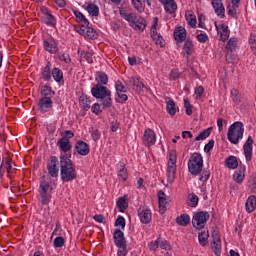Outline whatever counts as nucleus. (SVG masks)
<instances>
[{"label":"nucleus","instance_id":"nucleus-49","mask_svg":"<svg viewBox=\"0 0 256 256\" xmlns=\"http://www.w3.org/2000/svg\"><path fill=\"white\" fill-rule=\"evenodd\" d=\"M52 77L57 81V83H59L61 79H63V71L59 68H54L52 70Z\"/></svg>","mask_w":256,"mask_h":256},{"label":"nucleus","instance_id":"nucleus-47","mask_svg":"<svg viewBox=\"0 0 256 256\" xmlns=\"http://www.w3.org/2000/svg\"><path fill=\"white\" fill-rule=\"evenodd\" d=\"M227 51H235L237 49V38H230L226 44Z\"/></svg>","mask_w":256,"mask_h":256},{"label":"nucleus","instance_id":"nucleus-14","mask_svg":"<svg viewBox=\"0 0 256 256\" xmlns=\"http://www.w3.org/2000/svg\"><path fill=\"white\" fill-rule=\"evenodd\" d=\"M243 151L246 161H251V159H253V137H248L247 141L243 146Z\"/></svg>","mask_w":256,"mask_h":256},{"label":"nucleus","instance_id":"nucleus-61","mask_svg":"<svg viewBox=\"0 0 256 256\" xmlns=\"http://www.w3.org/2000/svg\"><path fill=\"white\" fill-rule=\"evenodd\" d=\"M194 93L197 95L196 99H201L203 93H205V88H203V86H198L195 88Z\"/></svg>","mask_w":256,"mask_h":256},{"label":"nucleus","instance_id":"nucleus-31","mask_svg":"<svg viewBox=\"0 0 256 256\" xmlns=\"http://www.w3.org/2000/svg\"><path fill=\"white\" fill-rule=\"evenodd\" d=\"M41 95L44 99H53L55 97V91L51 88V86H43L41 89Z\"/></svg>","mask_w":256,"mask_h":256},{"label":"nucleus","instance_id":"nucleus-18","mask_svg":"<svg viewBox=\"0 0 256 256\" xmlns=\"http://www.w3.org/2000/svg\"><path fill=\"white\" fill-rule=\"evenodd\" d=\"M39 111L47 113L53 107V100L50 98H41L38 102Z\"/></svg>","mask_w":256,"mask_h":256},{"label":"nucleus","instance_id":"nucleus-36","mask_svg":"<svg viewBox=\"0 0 256 256\" xmlns=\"http://www.w3.org/2000/svg\"><path fill=\"white\" fill-rule=\"evenodd\" d=\"M176 223L181 227H187L191 223V218L187 214H182L176 218Z\"/></svg>","mask_w":256,"mask_h":256},{"label":"nucleus","instance_id":"nucleus-29","mask_svg":"<svg viewBox=\"0 0 256 256\" xmlns=\"http://www.w3.org/2000/svg\"><path fill=\"white\" fill-rule=\"evenodd\" d=\"M79 103H80V107L83 109V111H89V109H91V100H89L87 95L82 94L79 97Z\"/></svg>","mask_w":256,"mask_h":256},{"label":"nucleus","instance_id":"nucleus-10","mask_svg":"<svg viewBox=\"0 0 256 256\" xmlns=\"http://www.w3.org/2000/svg\"><path fill=\"white\" fill-rule=\"evenodd\" d=\"M2 163H6L4 169L7 171L8 177H11L13 173L17 171V168H15V164L13 163V159L9 155V152H6L5 156H3Z\"/></svg>","mask_w":256,"mask_h":256},{"label":"nucleus","instance_id":"nucleus-55","mask_svg":"<svg viewBox=\"0 0 256 256\" xmlns=\"http://www.w3.org/2000/svg\"><path fill=\"white\" fill-rule=\"evenodd\" d=\"M184 107L186 109V115H193V106L191 105V102H189V99H184Z\"/></svg>","mask_w":256,"mask_h":256},{"label":"nucleus","instance_id":"nucleus-30","mask_svg":"<svg viewBox=\"0 0 256 256\" xmlns=\"http://www.w3.org/2000/svg\"><path fill=\"white\" fill-rule=\"evenodd\" d=\"M132 27L136 31H144L145 27H147V22L143 18L137 16Z\"/></svg>","mask_w":256,"mask_h":256},{"label":"nucleus","instance_id":"nucleus-15","mask_svg":"<svg viewBox=\"0 0 256 256\" xmlns=\"http://www.w3.org/2000/svg\"><path fill=\"white\" fill-rule=\"evenodd\" d=\"M211 5L217 17H220V19H223L225 17V6L223 5V0H212Z\"/></svg>","mask_w":256,"mask_h":256},{"label":"nucleus","instance_id":"nucleus-40","mask_svg":"<svg viewBox=\"0 0 256 256\" xmlns=\"http://www.w3.org/2000/svg\"><path fill=\"white\" fill-rule=\"evenodd\" d=\"M42 79L44 81L51 80V62H48L42 71Z\"/></svg>","mask_w":256,"mask_h":256},{"label":"nucleus","instance_id":"nucleus-28","mask_svg":"<svg viewBox=\"0 0 256 256\" xmlns=\"http://www.w3.org/2000/svg\"><path fill=\"white\" fill-rule=\"evenodd\" d=\"M44 48L48 51V53L55 54L58 51L57 42L54 40H45Z\"/></svg>","mask_w":256,"mask_h":256},{"label":"nucleus","instance_id":"nucleus-23","mask_svg":"<svg viewBox=\"0 0 256 256\" xmlns=\"http://www.w3.org/2000/svg\"><path fill=\"white\" fill-rule=\"evenodd\" d=\"M113 239L116 246L127 243V241L125 240V234H123V231H121L120 229H116L114 231Z\"/></svg>","mask_w":256,"mask_h":256},{"label":"nucleus","instance_id":"nucleus-41","mask_svg":"<svg viewBox=\"0 0 256 256\" xmlns=\"http://www.w3.org/2000/svg\"><path fill=\"white\" fill-rule=\"evenodd\" d=\"M117 207L121 213H124L127 207H129V203H127V199L125 197H120L117 201Z\"/></svg>","mask_w":256,"mask_h":256},{"label":"nucleus","instance_id":"nucleus-57","mask_svg":"<svg viewBox=\"0 0 256 256\" xmlns=\"http://www.w3.org/2000/svg\"><path fill=\"white\" fill-rule=\"evenodd\" d=\"M159 243H161V238H158L155 242H150L148 245L150 251H157L159 249Z\"/></svg>","mask_w":256,"mask_h":256},{"label":"nucleus","instance_id":"nucleus-26","mask_svg":"<svg viewBox=\"0 0 256 256\" xmlns=\"http://www.w3.org/2000/svg\"><path fill=\"white\" fill-rule=\"evenodd\" d=\"M184 41L183 51L186 53V55H188V57H191V55L195 53V46L193 45V41L191 39H186Z\"/></svg>","mask_w":256,"mask_h":256},{"label":"nucleus","instance_id":"nucleus-45","mask_svg":"<svg viewBox=\"0 0 256 256\" xmlns=\"http://www.w3.org/2000/svg\"><path fill=\"white\" fill-rule=\"evenodd\" d=\"M74 15H75L77 21H80V23H83V25H89V20H87V18H85V15H83V13H81V11L74 10Z\"/></svg>","mask_w":256,"mask_h":256},{"label":"nucleus","instance_id":"nucleus-22","mask_svg":"<svg viewBox=\"0 0 256 256\" xmlns=\"http://www.w3.org/2000/svg\"><path fill=\"white\" fill-rule=\"evenodd\" d=\"M57 147H59L60 151H62L63 153L69 152V151H71V147H72L71 140H69L67 138H61L57 142Z\"/></svg>","mask_w":256,"mask_h":256},{"label":"nucleus","instance_id":"nucleus-46","mask_svg":"<svg viewBox=\"0 0 256 256\" xmlns=\"http://www.w3.org/2000/svg\"><path fill=\"white\" fill-rule=\"evenodd\" d=\"M211 135V128L205 129L196 136L195 141H203Z\"/></svg>","mask_w":256,"mask_h":256},{"label":"nucleus","instance_id":"nucleus-12","mask_svg":"<svg viewBox=\"0 0 256 256\" xmlns=\"http://www.w3.org/2000/svg\"><path fill=\"white\" fill-rule=\"evenodd\" d=\"M156 141L155 131L151 128L146 129L143 135L144 145H146V147H153Z\"/></svg>","mask_w":256,"mask_h":256},{"label":"nucleus","instance_id":"nucleus-37","mask_svg":"<svg viewBox=\"0 0 256 256\" xmlns=\"http://www.w3.org/2000/svg\"><path fill=\"white\" fill-rule=\"evenodd\" d=\"M233 179L236 183H243V179H245V166L234 173Z\"/></svg>","mask_w":256,"mask_h":256},{"label":"nucleus","instance_id":"nucleus-4","mask_svg":"<svg viewBox=\"0 0 256 256\" xmlns=\"http://www.w3.org/2000/svg\"><path fill=\"white\" fill-rule=\"evenodd\" d=\"M188 171L191 175H201L203 171V156L200 153L194 152L188 161Z\"/></svg>","mask_w":256,"mask_h":256},{"label":"nucleus","instance_id":"nucleus-54","mask_svg":"<svg viewBox=\"0 0 256 256\" xmlns=\"http://www.w3.org/2000/svg\"><path fill=\"white\" fill-rule=\"evenodd\" d=\"M231 99L234 103H239V101H241V95H239V90L237 89L231 90Z\"/></svg>","mask_w":256,"mask_h":256},{"label":"nucleus","instance_id":"nucleus-34","mask_svg":"<svg viewBox=\"0 0 256 256\" xmlns=\"http://www.w3.org/2000/svg\"><path fill=\"white\" fill-rule=\"evenodd\" d=\"M151 37L156 45H159V47H165V39H163V36L158 34L157 31L152 30Z\"/></svg>","mask_w":256,"mask_h":256},{"label":"nucleus","instance_id":"nucleus-2","mask_svg":"<svg viewBox=\"0 0 256 256\" xmlns=\"http://www.w3.org/2000/svg\"><path fill=\"white\" fill-rule=\"evenodd\" d=\"M92 95L95 99H101L103 109H109L113 105V99L111 98V90L107 86H101V84H96L91 89Z\"/></svg>","mask_w":256,"mask_h":256},{"label":"nucleus","instance_id":"nucleus-44","mask_svg":"<svg viewBox=\"0 0 256 256\" xmlns=\"http://www.w3.org/2000/svg\"><path fill=\"white\" fill-rule=\"evenodd\" d=\"M186 21L190 25V27H195L197 25V17L195 15L191 14V12H186Z\"/></svg>","mask_w":256,"mask_h":256},{"label":"nucleus","instance_id":"nucleus-32","mask_svg":"<svg viewBox=\"0 0 256 256\" xmlns=\"http://www.w3.org/2000/svg\"><path fill=\"white\" fill-rule=\"evenodd\" d=\"M158 203L160 211H162V213H165V209L167 208V198H165V192H158Z\"/></svg>","mask_w":256,"mask_h":256},{"label":"nucleus","instance_id":"nucleus-3","mask_svg":"<svg viewBox=\"0 0 256 256\" xmlns=\"http://www.w3.org/2000/svg\"><path fill=\"white\" fill-rule=\"evenodd\" d=\"M243 133H245V128L241 122H234L228 129L227 137L230 143L233 145H238L239 140L243 139Z\"/></svg>","mask_w":256,"mask_h":256},{"label":"nucleus","instance_id":"nucleus-38","mask_svg":"<svg viewBox=\"0 0 256 256\" xmlns=\"http://www.w3.org/2000/svg\"><path fill=\"white\" fill-rule=\"evenodd\" d=\"M226 167H228V169H237V167H239V161L237 160V157H228L226 159Z\"/></svg>","mask_w":256,"mask_h":256},{"label":"nucleus","instance_id":"nucleus-25","mask_svg":"<svg viewBox=\"0 0 256 256\" xmlns=\"http://www.w3.org/2000/svg\"><path fill=\"white\" fill-rule=\"evenodd\" d=\"M120 15L122 19L128 21V23L133 27L135 25V21H137V17L135 13H127L125 10H120Z\"/></svg>","mask_w":256,"mask_h":256},{"label":"nucleus","instance_id":"nucleus-1","mask_svg":"<svg viewBox=\"0 0 256 256\" xmlns=\"http://www.w3.org/2000/svg\"><path fill=\"white\" fill-rule=\"evenodd\" d=\"M60 176L63 183H69L77 179V170L71 161V154L60 155Z\"/></svg>","mask_w":256,"mask_h":256},{"label":"nucleus","instance_id":"nucleus-21","mask_svg":"<svg viewBox=\"0 0 256 256\" xmlns=\"http://www.w3.org/2000/svg\"><path fill=\"white\" fill-rule=\"evenodd\" d=\"M133 7L138 11V13H143L145 11V3L148 7H151V0H132Z\"/></svg>","mask_w":256,"mask_h":256},{"label":"nucleus","instance_id":"nucleus-6","mask_svg":"<svg viewBox=\"0 0 256 256\" xmlns=\"http://www.w3.org/2000/svg\"><path fill=\"white\" fill-rule=\"evenodd\" d=\"M74 29L79 35H83L85 39H97L99 34L95 28L90 27L89 25L82 24L81 26H74Z\"/></svg>","mask_w":256,"mask_h":256},{"label":"nucleus","instance_id":"nucleus-56","mask_svg":"<svg viewBox=\"0 0 256 256\" xmlns=\"http://www.w3.org/2000/svg\"><path fill=\"white\" fill-rule=\"evenodd\" d=\"M129 83H132V85L134 87H137V89H143V87H145V84L141 81H139V79L137 78H131Z\"/></svg>","mask_w":256,"mask_h":256},{"label":"nucleus","instance_id":"nucleus-42","mask_svg":"<svg viewBox=\"0 0 256 256\" xmlns=\"http://www.w3.org/2000/svg\"><path fill=\"white\" fill-rule=\"evenodd\" d=\"M87 11L89 15H92V17L99 16V6H97V4H88Z\"/></svg>","mask_w":256,"mask_h":256},{"label":"nucleus","instance_id":"nucleus-43","mask_svg":"<svg viewBox=\"0 0 256 256\" xmlns=\"http://www.w3.org/2000/svg\"><path fill=\"white\" fill-rule=\"evenodd\" d=\"M118 177L121 181H127V168H125V163H120Z\"/></svg>","mask_w":256,"mask_h":256},{"label":"nucleus","instance_id":"nucleus-58","mask_svg":"<svg viewBox=\"0 0 256 256\" xmlns=\"http://www.w3.org/2000/svg\"><path fill=\"white\" fill-rule=\"evenodd\" d=\"M58 59L60 61H64V63H71V57L69 56V54H67L65 52L60 53L58 56Z\"/></svg>","mask_w":256,"mask_h":256},{"label":"nucleus","instance_id":"nucleus-60","mask_svg":"<svg viewBox=\"0 0 256 256\" xmlns=\"http://www.w3.org/2000/svg\"><path fill=\"white\" fill-rule=\"evenodd\" d=\"M115 226L125 229V218L123 216H119L115 221Z\"/></svg>","mask_w":256,"mask_h":256},{"label":"nucleus","instance_id":"nucleus-19","mask_svg":"<svg viewBox=\"0 0 256 256\" xmlns=\"http://www.w3.org/2000/svg\"><path fill=\"white\" fill-rule=\"evenodd\" d=\"M231 4H229L226 9L228 11V15L230 17H233L234 19H237L239 17V13H237V9H239V3H241V0H231Z\"/></svg>","mask_w":256,"mask_h":256},{"label":"nucleus","instance_id":"nucleus-5","mask_svg":"<svg viewBox=\"0 0 256 256\" xmlns=\"http://www.w3.org/2000/svg\"><path fill=\"white\" fill-rule=\"evenodd\" d=\"M39 193L42 205H49L51 201V193H53V186L49 184V181L45 180V176H43L40 181Z\"/></svg>","mask_w":256,"mask_h":256},{"label":"nucleus","instance_id":"nucleus-9","mask_svg":"<svg viewBox=\"0 0 256 256\" xmlns=\"http://www.w3.org/2000/svg\"><path fill=\"white\" fill-rule=\"evenodd\" d=\"M211 249L216 256H221V236L217 230L212 231Z\"/></svg>","mask_w":256,"mask_h":256},{"label":"nucleus","instance_id":"nucleus-16","mask_svg":"<svg viewBox=\"0 0 256 256\" xmlns=\"http://www.w3.org/2000/svg\"><path fill=\"white\" fill-rule=\"evenodd\" d=\"M174 39L177 41V45L183 43V41H187V30L183 26L177 27L174 31Z\"/></svg>","mask_w":256,"mask_h":256},{"label":"nucleus","instance_id":"nucleus-8","mask_svg":"<svg viewBox=\"0 0 256 256\" xmlns=\"http://www.w3.org/2000/svg\"><path fill=\"white\" fill-rule=\"evenodd\" d=\"M209 212L201 211L196 213L192 218V225L195 229H203L207 221H209Z\"/></svg>","mask_w":256,"mask_h":256},{"label":"nucleus","instance_id":"nucleus-20","mask_svg":"<svg viewBox=\"0 0 256 256\" xmlns=\"http://www.w3.org/2000/svg\"><path fill=\"white\" fill-rule=\"evenodd\" d=\"M162 5H164V9L166 13H169L170 15H173L177 11V3L175 0H164V2H160Z\"/></svg>","mask_w":256,"mask_h":256},{"label":"nucleus","instance_id":"nucleus-50","mask_svg":"<svg viewBox=\"0 0 256 256\" xmlns=\"http://www.w3.org/2000/svg\"><path fill=\"white\" fill-rule=\"evenodd\" d=\"M189 207H196L199 205V197L196 194H191L188 202Z\"/></svg>","mask_w":256,"mask_h":256},{"label":"nucleus","instance_id":"nucleus-11","mask_svg":"<svg viewBox=\"0 0 256 256\" xmlns=\"http://www.w3.org/2000/svg\"><path fill=\"white\" fill-rule=\"evenodd\" d=\"M57 156L50 157V162L47 164V169L50 177H58L59 175V167H57Z\"/></svg>","mask_w":256,"mask_h":256},{"label":"nucleus","instance_id":"nucleus-35","mask_svg":"<svg viewBox=\"0 0 256 256\" xmlns=\"http://www.w3.org/2000/svg\"><path fill=\"white\" fill-rule=\"evenodd\" d=\"M198 241L202 247L209 245V231H203L198 234Z\"/></svg>","mask_w":256,"mask_h":256},{"label":"nucleus","instance_id":"nucleus-48","mask_svg":"<svg viewBox=\"0 0 256 256\" xmlns=\"http://www.w3.org/2000/svg\"><path fill=\"white\" fill-rule=\"evenodd\" d=\"M115 89L117 91L116 93H127V91H129V88L123 85V82L119 80L115 83Z\"/></svg>","mask_w":256,"mask_h":256},{"label":"nucleus","instance_id":"nucleus-64","mask_svg":"<svg viewBox=\"0 0 256 256\" xmlns=\"http://www.w3.org/2000/svg\"><path fill=\"white\" fill-rule=\"evenodd\" d=\"M250 189L256 190V176H251L249 179Z\"/></svg>","mask_w":256,"mask_h":256},{"label":"nucleus","instance_id":"nucleus-63","mask_svg":"<svg viewBox=\"0 0 256 256\" xmlns=\"http://www.w3.org/2000/svg\"><path fill=\"white\" fill-rule=\"evenodd\" d=\"M234 51L227 50L226 52V61L228 63H233L235 61V54H233Z\"/></svg>","mask_w":256,"mask_h":256},{"label":"nucleus","instance_id":"nucleus-17","mask_svg":"<svg viewBox=\"0 0 256 256\" xmlns=\"http://www.w3.org/2000/svg\"><path fill=\"white\" fill-rule=\"evenodd\" d=\"M75 151L78 152V155H89L91 148L89 147V144H87L85 141H78L75 144Z\"/></svg>","mask_w":256,"mask_h":256},{"label":"nucleus","instance_id":"nucleus-52","mask_svg":"<svg viewBox=\"0 0 256 256\" xmlns=\"http://www.w3.org/2000/svg\"><path fill=\"white\" fill-rule=\"evenodd\" d=\"M116 247H118V256H126L127 255V243L118 244V245H116Z\"/></svg>","mask_w":256,"mask_h":256},{"label":"nucleus","instance_id":"nucleus-39","mask_svg":"<svg viewBox=\"0 0 256 256\" xmlns=\"http://www.w3.org/2000/svg\"><path fill=\"white\" fill-rule=\"evenodd\" d=\"M166 111L171 117H174L175 113H177V108L175 107V101H173V99L166 102Z\"/></svg>","mask_w":256,"mask_h":256},{"label":"nucleus","instance_id":"nucleus-7","mask_svg":"<svg viewBox=\"0 0 256 256\" xmlns=\"http://www.w3.org/2000/svg\"><path fill=\"white\" fill-rule=\"evenodd\" d=\"M177 155H175V151L170 152V158L168 161V168H167V177L168 183H173L175 181V171H177Z\"/></svg>","mask_w":256,"mask_h":256},{"label":"nucleus","instance_id":"nucleus-27","mask_svg":"<svg viewBox=\"0 0 256 256\" xmlns=\"http://www.w3.org/2000/svg\"><path fill=\"white\" fill-rule=\"evenodd\" d=\"M220 28L222 30L221 32H219V27L216 26L218 33H220V40L225 42V41H227V39H229V35H230L231 31H229V26H227L225 24L220 25Z\"/></svg>","mask_w":256,"mask_h":256},{"label":"nucleus","instance_id":"nucleus-59","mask_svg":"<svg viewBox=\"0 0 256 256\" xmlns=\"http://www.w3.org/2000/svg\"><path fill=\"white\" fill-rule=\"evenodd\" d=\"M65 245V239L61 236H58L54 239V247H63Z\"/></svg>","mask_w":256,"mask_h":256},{"label":"nucleus","instance_id":"nucleus-13","mask_svg":"<svg viewBox=\"0 0 256 256\" xmlns=\"http://www.w3.org/2000/svg\"><path fill=\"white\" fill-rule=\"evenodd\" d=\"M138 217L141 221V223H144L145 225H147L148 223H151V210H149V208L145 207V206H141L138 209Z\"/></svg>","mask_w":256,"mask_h":256},{"label":"nucleus","instance_id":"nucleus-33","mask_svg":"<svg viewBox=\"0 0 256 256\" xmlns=\"http://www.w3.org/2000/svg\"><path fill=\"white\" fill-rule=\"evenodd\" d=\"M255 209H256V197L255 195H252L246 201V211L247 213H253Z\"/></svg>","mask_w":256,"mask_h":256},{"label":"nucleus","instance_id":"nucleus-62","mask_svg":"<svg viewBox=\"0 0 256 256\" xmlns=\"http://www.w3.org/2000/svg\"><path fill=\"white\" fill-rule=\"evenodd\" d=\"M181 77V73L179 72V69H173L170 72V79L175 81L176 79H179Z\"/></svg>","mask_w":256,"mask_h":256},{"label":"nucleus","instance_id":"nucleus-51","mask_svg":"<svg viewBox=\"0 0 256 256\" xmlns=\"http://www.w3.org/2000/svg\"><path fill=\"white\" fill-rule=\"evenodd\" d=\"M45 23H46V25H51L52 27H55V25H56L55 17H53L51 12H48L46 14Z\"/></svg>","mask_w":256,"mask_h":256},{"label":"nucleus","instance_id":"nucleus-24","mask_svg":"<svg viewBox=\"0 0 256 256\" xmlns=\"http://www.w3.org/2000/svg\"><path fill=\"white\" fill-rule=\"evenodd\" d=\"M95 81L96 85L105 86L109 83V76L105 72H96Z\"/></svg>","mask_w":256,"mask_h":256},{"label":"nucleus","instance_id":"nucleus-53","mask_svg":"<svg viewBox=\"0 0 256 256\" xmlns=\"http://www.w3.org/2000/svg\"><path fill=\"white\" fill-rule=\"evenodd\" d=\"M127 99H129L127 94H122L120 92H116V98H115L116 103H125L127 101Z\"/></svg>","mask_w":256,"mask_h":256}]
</instances>
